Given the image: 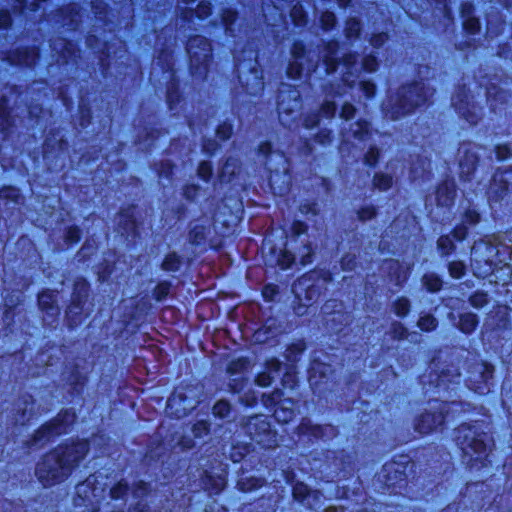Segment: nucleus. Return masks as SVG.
I'll return each mask as SVG.
<instances>
[{"instance_id": "1", "label": "nucleus", "mask_w": 512, "mask_h": 512, "mask_svg": "<svg viewBox=\"0 0 512 512\" xmlns=\"http://www.w3.org/2000/svg\"><path fill=\"white\" fill-rule=\"evenodd\" d=\"M453 469L450 451L444 445L429 442L415 447L411 454H394L375 473L374 482L384 495L422 501L442 486Z\"/></svg>"}, {"instance_id": "2", "label": "nucleus", "mask_w": 512, "mask_h": 512, "mask_svg": "<svg viewBox=\"0 0 512 512\" xmlns=\"http://www.w3.org/2000/svg\"><path fill=\"white\" fill-rule=\"evenodd\" d=\"M90 452L88 438L69 437L42 453L34 465V476L43 489L64 484Z\"/></svg>"}, {"instance_id": "3", "label": "nucleus", "mask_w": 512, "mask_h": 512, "mask_svg": "<svg viewBox=\"0 0 512 512\" xmlns=\"http://www.w3.org/2000/svg\"><path fill=\"white\" fill-rule=\"evenodd\" d=\"M454 440L461 450L466 467L482 470L491 466L494 439L477 421L462 422L454 429Z\"/></svg>"}, {"instance_id": "4", "label": "nucleus", "mask_w": 512, "mask_h": 512, "mask_svg": "<svg viewBox=\"0 0 512 512\" xmlns=\"http://www.w3.org/2000/svg\"><path fill=\"white\" fill-rule=\"evenodd\" d=\"M428 102V88L424 81L412 79L401 83L394 91L387 92L380 110L385 119L398 121L413 115Z\"/></svg>"}, {"instance_id": "5", "label": "nucleus", "mask_w": 512, "mask_h": 512, "mask_svg": "<svg viewBox=\"0 0 512 512\" xmlns=\"http://www.w3.org/2000/svg\"><path fill=\"white\" fill-rule=\"evenodd\" d=\"M309 455L311 470L325 482L349 480L358 470L356 456L344 448L313 450Z\"/></svg>"}, {"instance_id": "6", "label": "nucleus", "mask_w": 512, "mask_h": 512, "mask_svg": "<svg viewBox=\"0 0 512 512\" xmlns=\"http://www.w3.org/2000/svg\"><path fill=\"white\" fill-rule=\"evenodd\" d=\"M77 420L78 414L74 408H61L55 416L39 425L23 442V446L27 449L43 448L69 434Z\"/></svg>"}, {"instance_id": "7", "label": "nucleus", "mask_w": 512, "mask_h": 512, "mask_svg": "<svg viewBox=\"0 0 512 512\" xmlns=\"http://www.w3.org/2000/svg\"><path fill=\"white\" fill-rule=\"evenodd\" d=\"M188 73L193 80L205 82L215 63L213 41L201 34H190L185 43Z\"/></svg>"}, {"instance_id": "8", "label": "nucleus", "mask_w": 512, "mask_h": 512, "mask_svg": "<svg viewBox=\"0 0 512 512\" xmlns=\"http://www.w3.org/2000/svg\"><path fill=\"white\" fill-rule=\"evenodd\" d=\"M92 286L84 276H77L72 283L69 300L64 308V324L73 331L80 327L92 312Z\"/></svg>"}, {"instance_id": "9", "label": "nucleus", "mask_w": 512, "mask_h": 512, "mask_svg": "<svg viewBox=\"0 0 512 512\" xmlns=\"http://www.w3.org/2000/svg\"><path fill=\"white\" fill-rule=\"evenodd\" d=\"M437 404L433 409H424L417 413L412 421V427L415 433L420 436H428L437 431H441L446 426V421L450 412V402L445 400L433 399L429 404Z\"/></svg>"}, {"instance_id": "10", "label": "nucleus", "mask_w": 512, "mask_h": 512, "mask_svg": "<svg viewBox=\"0 0 512 512\" xmlns=\"http://www.w3.org/2000/svg\"><path fill=\"white\" fill-rule=\"evenodd\" d=\"M242 428L250 440L259 447L274 449L278 446V433L267 416L263 414L248 416L243 420Z\"/></svg>"}, {"instance_id": "11", "label": "nucleus", "mask_w": 512, "mask_h": 512, "mask_svg": "<svg viewBox=\"0 0 512 512\" xmlns=\"http://www.w3.org/2000/svg\"><path fill=\"white\" fill-rule=\"evenodd\" d=\"M262 403L272 412V416L279 424L290 423L297 415L296 402L285 397L281 389H274L271 393L263 394Z\"/></svg>"}, {"instance_id": "12", "label": "nucleus", "mask_w": 512, "mask_h": 512, "mask_svg": "<svg viewBox=\"0 0 512 512\" xmlns=\"http://www.w3.org/2000/svg\"><path fill=\"white\" fill-rule=\"evenodd\" d=\"M511 193L512 166L497 168L491 176L485 191L489 205H500Z\"/></svg>"}, {"instance_id": "13", "label": "nucleus", "mask_w": 512, "mask_h": 512, "mask_svg": "<svg viewBox=\"0 0 512 512\" xmlns=\"http://www.w3.org/2000/svg\"><path fill=\"white\" fill-rule=\"evenodd\" d=\"M295 289H299L303 292V295L295 292L294 310L296 314L304 315L308 313L310 307H317L322 290L319 284L308 276V274H303L297 279Z\"/></svg>"}, {"instance_id": "14", "label": "nucleus", "mask_w": 512, "mask_h": 512, "mask_svg": "<svg viewBox=\"0 0 512 512\" xmlns=\"http://www.w3.org/2000/svg\"><path fill=\"white\" fill-rule=\"evenodd\" d=\"M294 433L300 440L313 444L337 437L339 430L331 423H313L310 418L302 417L295 427Z\"/></svg>"}, {"instance_id": "15", "label": "nucleus", "mask_w": 512, "mask_h": 512, "mask_svg": "<svg viewBox=\"0 0 512 512\" xmlns=\"http://www.w3.org/2000/svg\"><path fill=\"white\" fill-rule=\"evenodd\" d=\"M144 463L148 468L159 469V478L164 484L171 483L177 476L178 467L174 461H170V455L164 448H149L144 454Z\"/></svg>"}, {"instance_id": "16", "label": "nucleus", "mask_w": 512, "mask_h": 512, "mask_svg": "<svg viewBox=\"0 0 512 512\" xmlns=\"http://www.w3.org/2000/svg\"><path fill=\"white\" fill-rule=\"evenodd\" d=\"M198 404L199 401L189 395L186 388H175L166 401L165 412L168 417L180 420L196 409Z\"/></svg>"}, {"instance_id": "17", "label": "nucleus", "mask_w": 512, "mask_h": 512, "mask_svg": "<svg viewBox=\"0 0 512 512\" xmlns=\"http://www.w3.org/2000/svg\"><path fill=\"white\" fill-rule=\"evenodd\" d=\"M41 59V49L35 44L19 45L4 52L2 60L12 67L33 69Z\"/></svg>"}, {"instance_id": "18", "label": "nucleus", "mask_w": 512, "mask_h": 512, "mask_svg": "<svg viewBox=\"0 0 512 512\" xmlns=\"http://www.w3.org/2000/svg\"><path fill=\"white\" fill-rule=\"evenodd\" d=\"M480 366L478 372H469L465 378V385L474 394L486 396L494 387L495 366L487 360H482Z\"/></svg>"}, {"instance_id": "19", "label": "nucleus", "mask_w": 512, "mask_h": 512, "mask_svg": "<svg viewBox=\"0 0 512 512\" xmlns=\"http://www.w3.org/2000/svg\"><path fill=\"white\" fill-rule=\"evenodd\" d=\"M474 148L475 145L472 141L460 143L459 150L462 154L458 161V177L462 184L472 183L476 177L480 156Z\"/></svg>"}, {"instance_id": "20", "label": "nucleus", "mask_w": 512, "mask_h": 512, "mask_svg": "<svg viewBox=\"0 0 512 512\" xmlns=\"http://www.w3.org/2000/svg\"><path fill=\"white\" fill-rule=\"evenodd\" d=\"M309 48L302 39H294L290 46V60L286 66V76L291 80H299L305 71V63L309 61Z\"/></svg>"}, {"instance_id": "21", "label": "nucleus", "mask_w": 512, "mask_h": 512, "mask_svg": "<svg viewBox=\"0 0 512 512\" xmlns=\"http://www.w3.org/2000/svg\"><path fill=\"white\" fill-rule=\"evenodd\" d=\"M57 290L42 288L36 295L38 310L43 315V321L48 326L57 325L60 319V307L57 301Z\"/></svg>"}, {"instance_id": "22", "label": "nucleus", "mask_w": 512, "mask_h": 512, "mask_svg": "<svg viewBox=\"0 0 512 512\" xmlns=\"http://www.w3.org/2000/svg\"><path fill=\"white\" fill-rule=\"evenodd\" d=\"M151 310L152 304L146 296L132 298L123 314L125 326L139 329L146 322Z\"/></svg>"}, {"instance_id": "23", "label": "nucleus", "mask_w": 512, "mask_h": 512, "mask_svg": "<svg viewBox=\"0 0 512 512\" xmlns=\"http://www.w3.org/2000/svg\"><path fill=\"white\" fill-rule=\"evenodd\" d=\"M482 220L483 215L479 208L469 204L460 212L459 222L453 226V233L457 238L467 239Z\"/></svg>"}, {"instance_id": "24", "label": "nucleus", "mask_w": 512, "mask_h": 512, "mask_svg": "<svg viewBox=\"0 0 512 512\" xmlns=\"http://www.w3.org/2000/svg\"><path fill=\"white\" fill-rule=\"evenodd\" d=\"M185 100V83L178 74L172 73L165 85V103L168 111L173 115H177L180 105Z\"/></svg>"}, {"instance_id": "25", "label": "nucleus", "mask_w": 512, "mask_h": 512, "mask_svg": "<svg viewBox=\"0 0 512 512\" xmlns=\"http://www.w3.org/2000/svg\"><path fill=\"white\" fill-rule=\"evenodd\" d=\"M293 502L304 506L309 510H315L323 500V493L319 489L310 487L304 481H298L291 487Z\"/></svg>"}, {"instance_id": "26", "label": "nucleus", "mask_w": 512, "mask_h": 512, "mask_svg": "<svg viewBox=\"0 0 512 512\" xmlns=\"http://www.w3.org/2000/svg\"><path fill=\"white\" fill-rule=\"evenodd\" d=\"M63 375L69 394L73 397L82 396L89 381L82 367L77 362H71L65 366Z\"/></svg>"}, {"instance_id": "27", "label": "nucleus", "mask_w": 512, "mask_h": 512, "mask_svg": "<svg viewBox=\"0 0 512 512\" xmlns=\"http://www.w3.org/2000/svg\"><path fill=\"white\" fill-rule=\"evenodd\" d=\"M59 133V128H51L42 142V155L47 162L56 161L60 154L66 153L69 149V141L66 137L56 138Z\"/></svg>"}, {"instance_id": "28", "label": "nucleus", "mask_w": 512, "mask_h": 512, "mask_svg": "<svg viewBox=\"0 0 512 512\" xmlns=\"http://www.w3.org/2000/svg\"><path fill=\"white\" fill-rule=\"evenodd\" d=\"M60 47L52 48L56 55V64L59 67H68L74 65L80 58V48L77 42L67 36H60Z\"/></svg>"}, {"instance_id": "29", "label": "nucleus", "mask_w": 512, "mask_h": 512, "mask_svg": "<svg viewBox=\"0 0 512 512\" xmlns=\"http://www.w3.org/2000/svg\"><path fill=\"white\" fill-rule=\"evenodd\" d=\"M135 205L121 207L117 212V229L125 238L135 239L140 235L139 222L134 213Z\"/></svg>"}, {"instance_id": "30", "label": "nucleus", "mask_w": 512, "mask_h": 512, "mask_svg": "<svg viewBox=\"0 0 512 512\" xmlns=\"http://www.w3.org/2000/svg\"><path fill=\"white\" fill-rule=\"evenodd\" d=\"M335 496L339 500L350 502L354 506L353 508L365 504L368 500V495L360 476H356L353 487L349 485L336 486ZM353 510L354 509H352V511Z\"/></svg>"}, {"instance_id": "31", "label": "nucleus", "mask_w": 512, "mask_h": 512, "mask_svg": "<svg viewBox=\"0 0 512 512\" xmlns=\"http://www.w3.org/2000/svg\"><path fill=\"white\" fill-rule=\"evenodd\" d=\"M152 484L149 481L138 479L132 483V497L136 500L128 507V512H150V507L145 500L152 493Z\"/></svg>"}, {"instance_id": "32", "label": "nucleus", "mask_w": 512, "mask_h": 512, "mask_svg": "<svg viewBox=\"0 0 512 512\" xmlns=\"http://www.w3.org/2000/svg\"><path fill=\"white\" fill-rule=\"evenodd\" d=\"M16 116L14 108L11 105L10 98L2 94L0 95V136L3 140L8 139L15 130Z\"/></svg>"}, {"instance_id": "33", "label": "nucleus", "mask_w": 512, "mask_h": 512, "mask_svg": "<svg viewBox=\"0 0 512 512\" xmlns=\"http://www.w3.org/2000/svg\"><path fill=\"white\" fill-rule=\"evenodd\" d=\"M459 13L462 18V30L466 36H475L481 32L482 23L475 15V6L471 1L460 4Z\"/></svg>"}, {"instance_id": "34", "label": "nucleus", "mask_w": 512, "mask_h": 512, "mask_svg": "<svg viewBox=\"0 0 512 512\" xmlns=\"http://www.w3.org/2000/svg\"><path fill=\"white\" fill-rule=\"evenodd\" d=\"M457 196V185L452 177L442 179L435 188L436 205L441 208H451Z\"/></svg>"}, {"instance_id": "35", "label": "nucleus", "mask_w": 512, "mask_h": 512, "mask_svg": "<svg viewBox=\"0 0 512 512\" xmlns=\"http://www.w3.org/2000/svg\"><path fill=\"white\" fill-rule=\"evenodd\" d=\"M242 163L234 156L226 157L220 164L217 179L221 184H233L239 181Z\"/></svg>"}, {"instance_id": "36", "label": "nucleus", "mask_w": 512, "mask_h": 512, "mask_svg": "<svg viewBox=\"0 0 512 512\" xmlns=\"http://www.w3.org/2000/svg\"><path fill=\"white\" fill-rule=\"evenodd\" d=\"M268 257L272 266L281 271L290 269L296 262L295 254L287 249V241L284 242L282 248L276 245L271 246L268 250Z\"/></svg>"}, {"instance_id": "37", "label": "nucleus", "mask_w": 512, "mask_h": 512, "mask_svg": "<svg viewBox=\"0 0 512 512\" xmlns=\"http://www.w3.org/2000/svg\"><path fill=\"white\" fill-rule=\"evenodd\" d=\"M452 106L454 111L459 115L460 118L464 119L471 125H476L478 122L477 114L472 110V105L469 99L468 92L463 87L458 91L456 98L452 100Z\"/></svg>"}, {"instance_id": "38", "label": "nucleus", "mask_w": 512, "mask_h": 512, "mask_svg": "<svg viewBox=\"0 0 512 512\" xmlns=\"http://www.w3.org/2000/svg\"><path fill=\"white\" fill-rule=\"evenodd\" d=\"M452 106L454 111L459 115L460 118L464 119L471 125H476L478 122L477 114L472 110V105L469 99L468 92L463 87L458 91L456 98L452 100Z\"/></svg>"}, {"instance_id": "39", "label": "nucleus", "mask_w": 512, "mask_h": 512, "mask_svg": "<svg viewBox=\"0 0 512 512\" xmlns=\"http://www.w3.org/2000/svg\"><path fill=\"white\" fill-rule=\"evenodd\" d=\"M116 44L108 39L102 42V46L96 51L97 64L102 77L111 75L112 63L115 55Z\"/></svg>"}, {"instance_id": "40", "label": "nucleus", "mask_w": 512, "mask_h": 512, "mask_svg": "<svg viewBox=\"0 0 512 512\" xmlns=\"http://www.w3.org/2000/svg\"><path fill=\"white\" fill-rule=\"evenodd\" d=\"M486 101L490 110H502L508 103L510 92L500 87L497 83L489 82L485 87Z\"/></svg>"}, {"instance_id": "41", "label": "nucleus", "mask_w": 512, "mask_h": 512, "mask_svg": "<svg viewBox=\"0 0 512 512\" xmlns=\"http://www.w3.org/2000/svg\"><path fill=\"white\" fill-rule=\"evenodd\" d=\"M358 62V53L356 51H349L340 57V63L344 66L345 71L341 75V82L344 87L353 89L356 85V65Z\"/></svg>"}, {"instance_id": "42", "label": "nucleus", "mask_w": 512, "mask_h": 512, "mask_svg": "<svg viewBox=\"0 0 512 512\" xmlns=\"http://www.w3.org/2000/svg\"><path fill=\"white\" fill-rule=\"evenodd\" d=\"M199 480L202 489L212 495H219L227 486L225 475L215 474L209 470H203Z\"/></svg>"}, {"instance_id": "43", "label": "nucleus", "mask_w": 512, "mask_h": 512, "mask_svg": "<svg viewBox=\"0 0 512 512\" xmlns=\"http://www.w3.org/2000/svg\"><path fill=\"white\" fill-rule=\"evenodd\" d=\"M307 379L312 389L322 390L329 380L327 365L320 361L311 363L307 369Z\"/></svg>"}, {"instance_id": "44", "label": "nucleus", "mask_w": 512, "mask_h": 512, "mask_svg": "<svg viewBox=\"0 0 512 512\" xmlns=\"http://www.w3.org/2000/svg\"><path fill=\"white\" fill-rule=\"evenodd\" d=\"M466 239L457 238L453 233V228L447 234H441L436 240V249L441 258L447 259L457 251V243H462Z\"/></svg>"}, {"instance_id": "45", "label": "nucleus", "mask_w": 512, "mask_h": 512, "mask_svg": "<svg viewBox=\"0 0 512 512\" xmlns=\"http://www.w3.org/2000/svg\"><path fill=\"white\" fill-rule=\"evenodd\" d=\"M213 13V4L210 0H200L195 8H185L181 13L183 21H191L193 18H197L200 21H204L209 18Z\"/></svg>"}, {"instance_id": "46", "label": "nucleus", "mask_w": 512, "mask_h": 512, "mask_svg": "<svg viewBox=\"0 0 512 512\" xmlns=\"http://www.w3.org/2000/svg\"><path fill=\"white\" fill-rule=\"evenodd\" d=\"M239 19V12L233 7H224L220 11V23L224 34L228 37H234L236 34V22Z\"/></svg>"}, {"instance_id": "47", "label": "nucleus", "mask_w": 512, "mask_h": 512, "mask_svg": "<svg viewBox=\"0 0 512 512\" xmlns=\"http://www.w3.org/2000/svg\"><path fill=\"white\" fill-rule=\"evenodd\" d=\"M480 324V318L473 312H463L458 316L456 328L464 335H472Z\"/></svg>"}, {"instance_id": "48", "label": "nucleus", "mask_w": 512, "mask_h": 512, "mask_svg": "<svg viewBox=\"0 0 512 512\" xmlns=\"http://www.w3.org/2000/svg\"><path fill=\"white\" fill-rule=\"evenodd\" d=\"M306 349V341L303 338L297 339L286 346L284 358L291 366H295Z\"/></svg>"}, {"instance_id": "49", "label": "nucleus", "mask_w": 512, "mask_h": 512, "mask_svg": "<svg viewBox=\"0 0 512 512\" xmlns=\"http://www.w3.org/2000/svg\"><path fill=\"white\" fill-rule=\"evenodd\" d=\"M267 480L263 476L241 477L236 482V488L239 492L249 493L257 491L266 486Z\"/></svg>"}, {"instance_id": "50", "label": "nucleus", "mask_w": 512, "mask_h": 512, "mask_svg": "<svg viewBox=\"0 0 512 512\" xmlns=\"http://www.w3.org/2000/svg\"><path fill=\"white\" fill-rule=\"evenodd\" d=\"M130 493L132 494V485L127 479L120 478L111 485L108 495L112 501H123L128 498Z\"/></svg>"}, {"instance_id": "51", "label": "nucleus", "mask_w": 512, "mask_h": 512, "mask_svg": "<svg viewBox=\"0 0 512 512\" xmlns=\"http://www.w3.org/2000/svg\"><path fill=\"white\" fill-rule=\"evenodd\" d=\"M183 264V256L176 251H169L164 255L160 263V269L166 273H176L181 270Z\"/></svg>"}, {"instance_id": "52", "label": "nucleus", "mask_w": 512, "mask_h": 512, "mask_svg": "<svg viewBox=\"0 0 512 512\" xmlns=\"http://www.w3.org/2000/svg\"><path fill=\"white\" fill-rule=\"evenodd\" d=\"M94 118V112L89 99L81 97L78 103V124L82 129L88 128Z\"/></svg>"}, {"instance_id": "53", "label": "nucleus", "mask_w": 512, "mask_h": 512, "mask_svg": "<svg viewBox=\"0 0 512 512\" xmlns=\"http://www.w3.org/2000/svg\"><path fill=\"white\" fill-rule=\"evenodd\" d=\"M210 227L204 224H195L188 231L189 243L194 247H201L206 244Z\"/></svg>"}, {"instance_id": "54", "label": "nucleus", "mask_w": 512, "mask_h": 512, "mask_svg": "<svg viewBox=\"0 0 512 512\" xmlns=\"http://www.w3.org/2000/svg\"><path fill=\"white\" fill-rule=\"evenodd\" d=\"M151 168L159 179L170 181L175 175L177 166L172 160L164 159L155 161Z\"/></svg>"}, {"instance_id": "55", "label": "nucleus", "mask_w": 512, "mask_h": 512, "mask_svg": "<svg viewBox=\"0 0 512 512\" xmlns=\"http://www.w3.org/2000/svg\"><path fill=\"white\" fill-rule=\"evenodd\" d=\"M421 285L426 292L434 294L443 289L444 281L439 274L426 272L421 276Z\"/></svg>"}, {"instance_id": "56", "label": "nucleus", "mask_w": 512, "mask_h": 512, "mask_svg": "<svg viewBox=\"0 0 512 512\" xmlns=\"http://www.w3.org/2000/svg\"><path fill=\"white\" fill-rule=\"evenodd\" d=\"M363 24L358 17L350 16L345 20L343 33L347 40L356 41L361 37Z\"/></svg>"}, {"instance_id": "57", "label": "nucleus", "mask_w": 512, "mask_h": 512, "mask_svg": "<svg viewBox=\"0 0 512 512\" xmlns=\"http://www.w3.org/2000/svg\"><path fill=\"white\" fill-rule=\"evenodd\" d=\"M251 368V361L247 356H239L234 358L228 362L226 365V373L229 376H234L237 374H244L249 371Z\"/></svg>"}, {"instance_id": "58", "label": "nucleus", "mask_w": 512, "mask_h": 512, "mask_svg": "<svg viewBox=\"0 0 512 512\" xmlns=\"http://www.w3.org/2000/svg\"><path fill=\"white\" fill-rule=\"evenodd\" d=\"M116 268V263L108 259H102L95 268L97 281L100 284L108 283Z\"/></svg>"}, {"instance_id": "59", "label": "nucleus", "mask_w": 512, "mask_h": 512, "mask_svg": "<svg viewBox=\"0 0 512 512\" xmlns=\"http://www.w3.org/2000/svg\"><path fill=\"white\" fill-rule=\"evenodd\" d=\"M96 481L87 477L75 486V496L82 502L89 501L96 491Z\"/></svg>"}, {"instance_id": "60", "label": "nucleus", "mask_w": 512, "mask_h": 512, "mask_svg": "<svg viewBox=\"0 0 512 512\" xmlns=\"http://www.w3.org/2000/svg\"><path fill=\"white\" fill-rule=\"evenodd\" d=\"M252 451L251 443L236 442L231 445L229 450V459L233 463H241Z\"/></svg>"}, {"instance_id": "61", "label": "nucleus", "mask_w": 512, "mask_h": 512, "mask_svg": "<svg viewBox=\"0 0 512 512\" xmlns=\"http://www.w3.org/2000/svg\"><path fill=\"white\" fill-rule=\"evenodd\" d=\"M372 187L375 190L386 192L394 185V177L392 174L386 172H375L372 177Z\"/></svg>"}, {"instance_id": "62", "label": "nucleus", "mask_w": 512, "mask_h": 512, "mask_svg": "<svg viewBox=\"0 0 512 512\" xmlns=\"http://www.w3.org/2000/svg\"><path fill=\"white\" fill-rule=\"evenodd\" d=\"M234 121L233 119L226 118L220 121L215 127V137L220 142L229 141L234 135Z\"/></svg>"}, {"instance_id": "63", "label": "nucleus", "mask_w": 512, "mask_h": 512, "mask_svg": "<svg viewBox=\"0 0 512 512\" xmlns=\"http://www.w3.org/2000/svg\"><path fill=\"white\" fill-rule=\"evenodd\" d=\"M173 284L170 280H159L152 289V298L156 302L165 301L171 293Z\"/></svg>"}, {"instance_id": "64", "label": "nucleus", "mask_w": 512, "mask_h": 512, "mask_svg": "<svg viewBox=\"0 0 512 512\" xmlns=\"http://www.w3.org/2000/svg\"><path fill=\"white\" fill-rule=\"evenodd\" d=\"M391 310L398 318L404 319L411 311V301L406 296H398L392 302Z\"/></svg>"}]
</instances>
